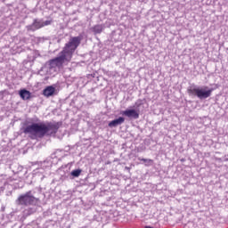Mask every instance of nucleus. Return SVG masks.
Listing matches in <instances>:
<instances>
[{
	"label": "nucleus",
	"mask_w": 228,
	"mask_h": 228,
	"mask_svg": "<svg viewBox=\"0 0 228 228\" xmlns=\"http://www.w3.org/2000/svg\"><path fill=\"white\" fill-rule=\"evenodd\" d=\"M61 123L60 122H40L32 123L23 129L24 134H30L31 140H42L45 136H54L58 133Z\"/></svg>",
	"instance_id": "obj_1"
},
{
	"label": "nucleus",
	"mask_w": 228,
	"mask_h": 228,
	"mask_svg": "<svg viewBox=\"0 0 228 228\" xmlns=\"http://www.w3.org/2000/svg\"><path fill=\"white\" fill-rule=\"evenodd\" d=\"M83 37L81 36L74 37L69 39V41L65 45L63 51L54 58L55 63L60 67L65 63L67 61V56H72V53L79 47Z\"/></svg>",
	"instance_id": "obj_2"
},
{
	"label": "nucleus",
	"mask_w": 228,
	"mask_h": 228,
	"mask_svg": "<svg viewBox=\"0 0 228 228\" xmlns=\"http://www.w3.org/2000/svg\"><path fill=\"white\" fill-rule=\"evenodd\" d=\"M17 206H38L40 204V198L35 197L33 191H28L24 194H20L15 200Z\"/></svg>",
	"instance_id": "obj_3"
},
{
	"label": "nucleus",
	"mask_w": 228,
	"mask_h": 228,
	"mask_svg": "<svg viewBox=\"0 0 228 228\" xmlns=\"http://www.w3.org/2000/svg\"><path fill=\"white\" fill-rule=\"evenodd\" d=\"M188 94L190 95H194L195 97H198V99H200V101L204 99H208V97H211V94H213V88L204 86H192L188 88L187 90Z\"/></svg>",
	"instance_id": "obj_4"
},
{
	"label": "nucleus",
	"mask_w": 228,
	"mask_h": 228,
	"mask_svg": "<svg viewBox=\"0 0 228 228\" xmlns=\"http://www.w3.org/2000/svg\"><path fill=\"white\" fill-rule=\"evenodd\" d=\"M121 115L127 117L128 118H134V120L140 118V112L134 109H127L122 111Z\"/></svg>",
	"instance_id": "obj_5"
},
{
	"label": "nucleus",
	"mask_w": 228,
	"mask_h": 228,
	"mask_svg": "<svg viewBox=\"0 0 228 228\" xmlns=\"http://www.w3.org/2000/svg\"><path fill=\"white\" fill-rule=\"evenodd\" d=\"M41 28H44V21H42V20H38L37 19L33 20L31 25H28L26 27L27 31H37V29H40Z\"/></svg>",
	"instance_id": "obj_6"
},
{
	"label": "nucleus",
	"mask_w": 228,
	"mask_h": 228,
	"mask_svg": "<svg viewBox=\"0 0 228 228\" xmlns=\"http://www.w3.org/2000/svg\"><path fill=\"white\" fill-rule=\"evenodd\" d=\"M124 122H126V118L119 117V118L110 121L108 126H109V127H117L118 126H122V124H124Z\"/></svg>",
	"instance_id": "obj_7"
},
{
	"label": "nucleus",
	"mask_w": 228,
	"mask_h": 228,
	"mask_svg": "<svg viewBox=\"0 0 228 228\" xmlns=\"http://www.w3.org/2000/svg\"><path fill=\"white\" fill-rule=\"evenodd\" d=\"M54 92H56V87L49 86L43 90V95H45V97H53Z\"/></svg>",
	"instance_id": "obj_8"
},
{
	"label": "nucleus",
	"mask_w": 228,
	"mask_h": 228,
	"mask_svg": "<svg viewBox=\"0 0 228 228\" xmlns=\"http://www.w3.org/2000/svg\"><path fill=\"white\" fill-rule=\"evenodd\" d=\"M19 95L23 101H28V99L31 97V92H29L28 89H21L19 91Z\"/></svg>",
	"instance_id": "obj_9"
},
{
	"label": "nucleus",
	"mask_w": 228,
	"mask_h": 228,
	"mask_svg": "<svg viewBox=\"0 0 228 228\" xmlns=\"http://www.w3.org/2000/svg\"><path fill=\"white\" fill-rule=\"evenodd\" d=\"M34 213H37V208L32 207V208H28L23 211V216H31V215H34Z\"/></svg>",
	"instance_id": "obj_10"
},
{
	"label": "nucleus",
	"mask_w": 228,
	"mask_h": 228,
	"mask_svg": "<svg viewBox=\"0 0 228 228\" xmlns=\"http://www.w3.org/2000/svg\"><path fill=\"white\" fill-rule=\"evenodd\" d=\"M102 25H95L94 28H93V31L94 33L95 34H101L102 33Z\"/></svg>",
	"instance_id": "obj_11"
},
{
	"label": "nucleus",
	"mask_w": 228,
	"mask_h": 228,
	"mask_svg": "<svg viewBox=\"0 0 228 228\" xmlns=\"http://www.w3.org/2000/svg\"><path fill=\"white\" fill-rule=\"evenodd\" d=\"M82 172H83V170H81V169H75V170L71 171L70 175H72V177H79V175H81Z\"/></svg>",
	"instance_id": "obj_12"
},
{
	"label": "nucleus",
	"mask_w": 228,
	"mask_h": 228,
	"mask_svg": "<svg viewBox=\"0 0 228 228\" xmlns=\"http://www.w3.org/2000/svg\"><path fill=\"white\" fill-rule=\"evenodd\" d=\"M48 65H49L50 69H55V67H60V66L57 64L56 61H54V59L50 60V61H48Z\"/></svg>",
	"instance_id": "obj_13"
},
{
	"label": "nucleus",
	"mask_w": 228,
	"mask_h": 228,
	"mask_svg": "<svg viewBox=\"0 0 228 228\" xmlns=\"http://www.w3.org/2000/svg\"><path fill=\"white\" fill-rule=\"evenodd\" d=\"M142 104H143L142 101V100H137V102L134 103V106L136 108H140V106H142Z\"/></svg>",
	"instance_id": "obj_14"
},
{
	"label": "nucleus",
	"mask_w": 228,
	"mask_h": 228,
	"mask_svg": "<svg viewBox=\"0 0 228 228\" xmlns=\"http://www.w3.org/2000/svg\"><path fill=\"white\" fill-rule=\"evenodd\" d=\"M50 24H51V20L43 21V28L44 26H49Z\"/></svg>",
	"instance_id": "obj_15"
},
{
	"label": "nucleus",
	"mask_w": 228,
	"mask_h": 228,
	"mask_svg": "<svg viewBox=\"0 0 228 228\" xmlns=\"http://www.w3.org/2000/svg\"><path fill=\"white\" fill-rule=\"evenodd\" d=\"M142 161H144V163H147L148 159H142Z\"/></svg>",
	"instance_id": "obj_16"
},
{
	"label": "nucleus",
	"mask_w": 228,
	"mask_h": 228,
	"mask_svg": "<svg viewBox=\"0 0 228 228\" xmlns=\"http://www.w3.org/2000/svg\"><path fill=\"white\" fill-rule=\"evenodd\" d=\"M125 168H126V170H129V167H126Z\"/></svg>",
	"instance_id": "obj_17"
},
{
	"label": "nucleus",
	"mask_w": 228,
	"mask_h": 228,
	"mask_svg": "<svg viewBox=\"0 0 228 228\" xmlns=\"http://www.w3.org/2000/svg\"><path fill=\"white\" fill-rule=\"evenodd\" d=\"M0 95H3V92H0Z\"/></svg>",
	"instance_id": "obj_18"
}]
</instances>
